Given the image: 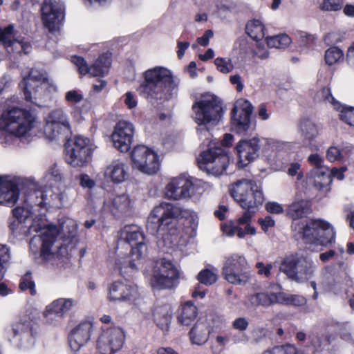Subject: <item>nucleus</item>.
<instances>
[{"label": "nucleus", "instance_id": "1", "mask_svg": "<svg viewBox=\"0 0 354 354\" xmlns=\"http://www.w3.org/2000/svg\"><path fill=\"white\" fill-rule=\"evenodd\" d=\"M115 254V268L121 274L137 270L139 261L147 254L145 236L140 227L126 225L120 231Z\"/></svg>", "mask_w": 354, "mask_h": 354}, {"label": "nucleus", "instance_id": "2", "mask_svg": "<svg viewBox=\"0 0 354 354\" xmlns=\"http://www.w3.org/2000/svg\"><path fill=\"white\" fill-rule=\"evenodd\" d=\"M143 82L138 88L140 95L152 104H162L176 93L178 82L166 67L155 66L142 73Z\"/></svg>", "mask_w": 354, "mask_h": 354}, {"label": "nucleus", "instance_id": "3", "mask_svg": "<svg viewBox=\"0 0 354 354\" xmlns=\"http://www.w3.org/2000/svg\"><path fill=\"white\" fill-rule=\"evenodd\" d=\"M192 118L198 124L197 133L209 139V130L219 124L223 118V109L221 100L214 95H202L192 105Z\"/></svg>", "mask_w": 354, "mask_h": 354}, {"label": "nucleus", "instance_id": "4", "mask_svg": "<svg viewBox=\"0 0 354 354\" xmlns=\"http://www.w3.org/2000/svg\"><path fill=\"white\" fill-rule=\"evenodd\" d=\"M261 147H263V151L267 149L280 151L288 149L290 143L274 138L260 139L257 137L241 140L236 146L238 166L243 168L255 160L259 157Z\"/></svg>", "mask_w": 354, "mask_h": 354}, {"label": "nucleus", "instance_id": "5", "mask_svg": "<svg viewBox=\"0 0 354 354\" xmlns=\"http://www.w3.org/2000/svg\"><path fill=\"white\" fill-rule=\"evenodd\" d=\"M230 193L245 212H250L251 218L265 201L261 187L252 180H238L231 186Z\"/></svg>", "mask_w": 354, "mask_h": 354}, {"label": "nucleus", "instance_id": "6", "mask_svg": "<svg viewBox=\"0 0 354 354\" xmlns=\"http://www.w3.org/2000/svg\"><path fill=\"white\" fill-rule=\"evenodd\" d=\"M35 118L28 110L9 107L0 116V130L18 138L28 136L33 128Z\"/></svg>", "mask_w": 354, "mask_h": 354}, {"label": "nucleus", "instance_id": "7", "mask_svg": "<svg viewBox=\"0 0 354 354\" xmlns=\"http://www.w3.org/2000/svg\"><path fill=\"white\" fill-rule=\"evenodd\" d=\"M300 229L293 230L294 236L301 239L309 245L326 246L335 240L333 227L322 219H312L299 225Z\"/></svg>", "mask_w": 354, "mask_h": 354}, {"label": "nucleus", "instance_id": "8", "mask_svg": "<svg viewBox=\"0 0 354 354\" xmlns=\"http://www.w3.org/2000/svg\"><path fill=\"white\" fill-rule=\"evenodd\" d=\"M182 211L176 205L168 203H162L156 206L149 214L147 229L153 234L164 235L171 232L175 226L176 219L180 216Z\"/></svg>", "mask_w": 354, "mask_h": 354}, {"label": "nucleus", "instance_id": "9", "mask_svg": "<svg viewBox=\"0 0 354 354\" xmlns=\"http://www.w3.org/2000/svg\"><path fill=\"white\" fill-rule=\"evenodd\" d=\"M180 273L171 261L161 259L157 261L147 278L153 290L172 289L178 283Z\"/></svg>", "mask_w": 354, "mask_h": 354}, {"label": "nucleus", "instance_id": "10", "mask_svg": "<svg viewBox=\"0 0 354 354\" xmlns=\"http://www.w3.org/2000/svg\"><path fill=\"white\" fill-rule=\"evenodd\" d=\"M317 268V266L312 259L307 257H298L296 255L286 257L279 266L281 272L298 283L310 280Z\"/></svg>", "mask_w": 354, "mask_h": 354}, {"label": "nucleus", "instance_id": "11", "mask_svg": "<svg viewBox=\"0 0 354 354\" xmlns=\"http://www.w3.org/2000/svg\"><path fill=\"white\" fill-rule=\"evenodd\" d=\"M33 315L30 317H20L11 324L9 333V341L15 348L26 351L32 348L35 344V338L30 319H33L39 315L37 309H32Z\"/></svg>", "mask_w": 354, "mask_h": 354}, {"label": "nucleus", "instance_id": "12", "mask_svg": "<svg viewBox=\"0 0 354 354\" xmlns=\"http://www.w3.org/2000/svg\"><path fill=\"white\" fill-rule=\"evenodd\" d=\"M209 148L201 153L198 163L199 168L208 174L218 176L226 170L230 156L226 150L220 147H214L209 142Z\"/></svg>", "mask_w": 354, "mask_h": 354}, {"label": "nucleus", "instance_id": "13", "mask_svg": "<svg viewBox=\"0 0 354 354\" xmlns=\"http://www.w3.org/2000/svg\"><path fill=\"white\" fill-rule=\"evenodd\" d=\"M95 148L96 146L90 139L77 136L72 144L66 148V161L74 167H84L90 162Z\"/></svg>", "mask_w": 354, "mask_h": 354}, {"label": "nucleus", "instance_id": "14", "mask_svg": "<svg viewBox=\"0 0 354 354\" xmlns=\"http://www.w3.org/2000/svg\"><path fill=\"white\" fill-rule=\"evenodd\" d=\"M132 167L139 171L153 175L160 169V162L158 155L153 150L145 145H138L131 153Z\"/></svg>", "mask_w": 354, "mask_h": 354}, {"label": "nucleus", "instance_id": "15", "mask_svg": "<svg viewBox=\"0 0 354 354\" xmlns=\"http://www.w3.org/2000/svg\"><path fill=\"white\" fill-rule=\"evenodd\" d=\"M41 21L50 32L59 30L65 17L62 0H44L41 8Z\"/></svg>", "mask_w": 354, "mask_h": 354}, {"label": "nucleus", "instance_id": "16", "mask_svg": "<svg viewBox=\"0 0 354 354\" xmlns=\"http://www.w3.org/2000/svg\"><path fill=\"white\" fill-rule=\"evenodd\" d=\"M46 73L32 68L27 77H24L20 86L23 88L25 100L39 105L37 99L43 97L42 91L47 88Z\"/></svg>", "mask_w": 354, "mask_h": 354}, {"label": "nucleus", "instance_id": "17", "mask_svg": "<svg viewBox=\"0 0 354 354\" xmlns=\"http://www.w3.org/2000/svg\"><path fill=\"white\" fill-rule=\"evenodd\" d=\"M125 341L124 330L118 326L103 328L97 342V348L102 354H114L120 351Z\"/></svg>", "mask_w": 354, "mask_h": 354}, {"label": "nucleus", "instance_id": "18", "mask_svg": "<svg viewBox=\"0 0 354 354\" xmlns=\"http://www.w3.org/2000/svg\"><path fill=\"white\" fill-rule=\"evenodd\" d=\"M198 180L192 177L179 176L174 178L165 187V194L169 199L188 198L195 192Z\"/></svg>", "mask_w": 354, "mask_h": 354}, {"label": "nucleus", "instance_id": "19", "mask_svg": "<svg viewBox=\"0 0 354 354\" xmlns=\"http://www.w3.org/2000/svg\"><path fill=\"white\" fill-rule=\"evenodd\" d=\"M135 128L127 120H120L114 127L111 134L113 147L120 152H127L131 146Z\"/></svg>", "mask_w": 354, "mask_h": 354}, {"label": "nucleus", "instance_id": "20", "mask_svg": "<svg viewBox=\"0 0 354 354\" xmlns=\"http://www.w3.org/2000/svg\"><path fill=\"white\" fill-rule=\"evenodd\" d=\"M72 62L76 66L80 75L97 77L103 76L108 73L111 66V58L108 54H104L91 66H88L82 57L75 56L72 57Z\"/></svg>", "mask_w": 354, "mask_h": 354}, {"label": "nucleus", "instance_id": "21", "mask_svg": "<svg viewBox=\"0 0 354 354\" xmlns=\"http://www.w3.org/2000/svg\"><path fill=\"white\" fill-rule=\"evenodd\" d=\"M309 283L314 290L312 297L315 300L318 298L319 294L322 292L337 293L342 289L340 279L333 274L328 268L323 270L315 280L310 281Z\"/></svg>", "mask_w": 354, "mask_h": 354}, {"label": "nucleus", "instance_id": "22", "mask_svg": "<svg viewBox=\"0 0 354 354\" xmlns=\"http://www.w3.org/2000/svg\"><path fill=\"white\" fill-rule=\"evenodd\" d=\"M138 287L127 282L118 281L112 283L109 288L108 298L111 301L135 303L138 299Z\"/></svg>", "mask_w": 354, "mask_h": 354}, {"label": "nucleus", "instance_id": "23", "mask_svg": "<svg viewBox=\"0 0 354 354\" xmlns=\"http://www.w3.org/2000/svg\"><path fill=\"white\" fill-rule=\"evenodd\" d=\"M57 234V230L52 226L44 227L39 235L34 236L30 239V250L35 254L40 252L41 256L46 257L50 253Z\"/></svg>", "mask_w": 354, "mask_h": 354}, {"label": "nucleus", "instance_id": "24", "mask_svg": "<svg viewBox=\"0 0 354 354\" xmlns=\"http://www.w3.org/2000/svg\"><path fill=\"white\" fill-rule=\"evenodd\" d=\"M250 212H244L243 215L239 217L236 223L230 222L224 224L222 226L223 232L227 236H234L236 234L239 239H243L246 235H255L256 228L251 224Z\"/></svg>", "mask_w": 354, "mask_h": 354}, {"label": "nucleus", "instance_id": "25", "mask_svg": "<svg viewBox=\"0 0 354 354\" xmlns=\"http://www.w3.org/2000/svg\"><path fill=\"white\" fill-rule=\"evenodd\" d=\"M17 179L12 176L0 177V204L12 206L19 199Z\"/></svg>", "mask_w": 354, "mask_h": 354}, {"label": "nucleus", "instance_id": "26", "mask_svg": "<svg viewBox=\"0 0 354 354\" xmlns=\"http://www.w3.org/2000/svg\"><path fill=\"white\" fill-rule=\"evenodd\" d=\"M14 27L10 25L0 32V41H1L8 53H16L24 54L28 53L31 50V46L29 42L24 40V38L12 39Z\"/></svg>", "mask_w": 354, "mask_h": 354}, {"label": "nucleus", "instance_id": "27", "mask_svg": "<svg viewBox=\"0 0 354 354\" xmlns=\"http://www.w3.org/2000/svg\"><path fill=\"white\" fill-rule=\"evenodd\" d=\"M252 110V106L248 100L239 99L235 102L232 109V122L239 131L248 129Z\"/></svg>", "mask_w": 354, "mask_h": 354}, {"label": "nucleus", "instance_id": "28", "mask_svg": "<svg viewBox=\"0 0 354 354\" xmlns=\"http://www.w3.org/2000/svg\"><path fill=\"white\" fill-rule=\"evenodd\" d=\"M104 178L109 182L120 184L129 178V167L122 159H114L106 167Z\"/></svg>", "mask_w": 354, "mask_h": 354}, {"label": "nucleus", "instance_id": "29", "mask_svg": "<svg viewBox=\"0 0 354 354\" xmlns=\"http://www.w3.org/2000/svg\"><path fill=\"white\" fill-rule=\"evenodd\" d=\"M92 328V324L86 321L80 323L71 330L69 335V344L73 351H79L88 342Z\"/></svg>", "mask_w": 354, "mask_h": 354}, {"label": "nucleus", "instance_id": "30", "mask_svg": "<svg viewBox=\"0 0 354 354\" xmlns=\"http://www.w3.org/2000/svg\"><path fill=\"white\" fill-rule=\"evenodd\" d=\"M133 202L129 196L122 194L108 198L104 203L103 210L114 215L126 213L132 207Z\"/></svg>", "mask_w": 354, "mask_h": 354}, {"label": "nucleus", "instance_id": "31", "mask_svg": "<svg viewBox=\"0 0 354 354\" xmlns=\"http://www.w3.org/2000/svg\"><path fill=\"white\" fill-rule=\"evenodd\" d=\"M309 213L308 203L305 200H298L292 202L288 207L287 214L292 219L291 228L300 229L299 225L306 222L301 218Z\"/></svg>", "mask_w": 354, "mask_h": 354}, {"label": "nucleus", "instance_id": "32", "mask_svg": "<svg viewBox=\"0 0 354 354\" xmlns=\"http://www.w3.org/2000/svg\"><path fill=\"white\" fill-rule=\"evenodd\" d=\"M35 194L37 198H41V201L37 203L38 205L48 204L56 207L62 205L63 193L57 187H46L44 190H38Z\"/></svg>", "mask_w": 354, "mask_h": 354}, {"label": "nucleus", "instance_id": "33", "mask_svg": "<svg viewBox=\"0 0 354 354\" xmlns=\"http://www.w3.org/2000/svg\"><path fill=\"white\" fill-rule=\"evenodd\" d=\"M209 325L206 320H199L189 331V339L192 344L203 345L209 338Z\"/></svg>", "mask_w": 354, "mask_h": 354}, {"label": "nucleus", "instance_id": "34", "mask_svg": "<svg viewBox=\"0 0 354 354\" xmlns=\"http://www.w3.org/2000/svg\"><path fill=\"white\" fill-rule=\"evenodd\" d=\"M299 130L304 140L307 142L311 150L318 149V147L312 142L318 137V127L310 120H303L299 125Z\"/></svg>", "mask_w": 354, "mask_h": 354}, {"label": "nucleus", "instance_id": "35", "mask_svg": "<svg viewBox=\"0 0 354 354\" xmlns=\"http://www.w3.org/2000/svg\"><path fill=\"white\" fill-rule=\"evenodd\" d=\"M310 175L313 178L314 185L319 191L324 193H327L330 191L332 178L329 174L328 168L322 170H311Z\"/></svg>", "mask_w": 354, "mask_h": 354}, {"label": "nucleus", "instance_id": "36", "mask_svg": "<svg viewBox=\"0 0 354 354\" xmlns=\"http://www.w3.org/2000/svg\"><path fill=\"white\" fill-rule=\"evenodd\" d=\"M154 322L162 330L167 329L171 319V309L169 305H156L153 310Z\"/></svg>", "mask_w": 354, "mask_h": 354}, {"label": "nucleus", "instance_id": "37", "mask_svg": "<svg viewBox=\"0 0 354 354\" xmlns=\"http://www.w3.org/2000/svg\"><path fill=\"white\" fill-rule=\"evenodd\" d=\"M223 274L229 283L240 286H244L248 283L252 276L251 272L249 270L237 271L230 268H223Z\"/></svg>", "mask_w": 354, "mask_h": 354}, {"label": "nucleus", "instance_id": "38", "mask_svg": "<svg viewBox=\"0 0 354 354\" xmlns=\"http://www.w3.org/2000/svg\"><path fill=\"white\" fill-rule=\"evenodd\" d=\"M48 305L50 310L65 318L66 314L77 306V301L73 298L62 297L53 301Z\"/></svg>", "mask_w": 354, "mask_h": 354}, {"label": "nucleus", "instance_id": "39", "mask_svg": "<svg viewBox=\"0 0 354 354\" xmlns=\"http://www.w3.org/2000/svg\"><path fill=\"white\" fill-rule=\"evenodd\" d=\"M57 230V236L60 233L66 239L75 236L77 230V223L76 221L71 218L64 217L59 220L58 227L55 225H49Z\"/></svg>", "mask_w": 354, "mask_h": 354}, {"label": "nucleus", "instance_id": "40", "mask_svg": "<svg viewBox=\"0 0 354 354\" xmlns=\"http://www.w3.org/2000/svg\"><path fill=\"white\" fill-rule=\"evenodd\" d=\"M223 268H230L235 270H249V264L246 258L239 254H233L226 259Z\"/></svg>", "mask_w": 354, "mask_h": 354}, {"label": "nucleus", "instance_id": "41", "mask_svg": "<svg viewBox=\"0 0 354 354\" xmlns=\"http://www.w3.org/2000/svg\"><path fill=\"white\" fill-rule=\"evenodd\" d=\"M245 304L252 307L269 306L272 304L271 294L257 292L249 295L246 297Z\"/></svg>", "mask_w": 354, "mask_h": 354}, {"label": "nucleus", "instance_id": "42", "mask_svg": "<svg viewBox=\"0 0 354 354\" xmlns=\"http://www.w3.org/2000/svg\"><path fill=\"white\" fill-rule=\"evenodd\" d=\"M197 308L192 301L185 303L181 309L178 320L182 325L188 326L195 319Z\"/></svg>", "mask_w": 354, "mask_h": 354}, {"label": "nucleus", "instance_id": "43", "mask_svg": "<svg viewBox=\"0 0 354 354\" xmlns=\"http://www.w3.org/2000/svg\"><path fill=\"white\" fill-rule=\"evenodd\" d=\"M245 29L247 34L255 40H260L265 35L264 26L259 19H254L248 21Z\"/></svg>", "mask_w": 354, "mask_h": 354}, {"label": "nucleus", "instance_id": "44", "mask_svg": "<svg viewBox=\"0 0 354 354\" xmlns=\"http://www.w3.org/2000/svg\"><path fill=\"white\" fill-rule=\"evenodd\" d=\"M60 125L46 122L44 131L46 138L50 140H57L69 131L70 128H67V126Z\"/></svg>", "mask_w": 354, "mask_h": 354}, {"label": "nucleus", "instance_id": "45", "mask_svg": "<svg viewBox=\"0 0 354 354\" xmlns=\"http://www.w3.org/2000/svg\"><path fill=\"white\" fill-rule=\"evenodd\" d=\"M46 122L56 124L59 126L63 124V126H67V128H70L68 115L63 109H56L52 111L46 117Z\"/></svg>", "mask_w": 354, "mask_h": 354}, {"label": "nucleus", "instance_id": "46", "mask_svg": "<svg viewBox=\"0 0 354 354\" xmlns=\"http://www.w3.org/2000/svg\"><path fill=\"white\" fill-rule=\"evenodd\" d=\"M267 44L270 48H284L288 46L292 40L286 34L267 37Z\"/></svg>", "mask_w": 354, "mask_h": 354}, {"label": "nucleus", "instance_id": "47", "mask_svg": "<svg viewBox=\"0 0 354 354\" xmlns=\"http://www.w3.org/2000/svg\"><path fill=\"white\" fill-rule=\"evenodd\" d=\"M343 57V51L336 46L329 48L325 52V62L329 66L338 63Z\"/></svg>", "mask_w": 354, "mask_h": 354}, {"label": "nucleus", "instance_id": "48", "mask_svg": "<svg viewBox=\"0 0 354 354\" xmlns=\"http://www.w3.org/2000/svg\"><path fill=\"white\" fill-rule=\"evenodd\" d=\"M50 306L47 305L43 312L46 323L53 326H60L64 318L58 313L57 314L54 311L50 310Z\"/></svg>", "mask_w": 354, "mask_h": 354}, {"label": "nucleus", "instance_id": "49", "mask_svg": "<svg viewBox=\"0 0 354 354\" xmlns=\"http://www.w3.org/2000/svg\"><path fill=\"white\" fill-rule=\"evenodd\" d=\"M340 106L336 109L339 113V118L345 123L354 127V108L342 104H340Z\"/></svg>", "mask_w": 354, "mask_h": 354}, {"label": "nucleus", "instance_id": "50", "mask_svg": "<svg viewBox=\"0 0 354 354\" xmlns=\"http://www.w3.org/2000/svg\"><path fill=\"white\" fill-rule=\"evenodd\" d=\"M344 3V0H321L319 8L323 11L336 12L343 8Z\"/></svg>", "mask_w": 354, "mask_h": 354}, {"label": "nucleus", "instance_id": "51", "mask_svg": "<svg viewBox=\"0 0 354 354\" xmlns=\"http://www.w3.org/2000/svg\"><path fill=\"white\" fill-rule=\"evenodd\" d=\"M10 259V250L7 245L0 244V280L6 272L5 266Z\"/></svg>", "mask_w": 354, "mask_h": 354}, {"label": "nucleus", "instance_id": "52", "mask_svg": "<svg viewBox=\"0 0 354 354\" xmlns=\"http://www.w3.org/2000/svg\"><path fill=\"white\" fill-rule=\"evenodd\" d=\"M197 279L200 283L206 286H209L214 283L217 280V274L209 269L201 270L198 276Z\"/></svg>", "mask_w": 354, "mask_h": 354}, {"label": "nucleus", "instance_id": "53", "mask_svg": "<svg viewBox=\"0 0 354 354\" xmlns=\"http://www.w3.org/2000/svg\"><path fill=\"white\" fill-rule=\"evenodd\" d=\"M214 64L217 70L223 74L230 73L234 68L230 58L217 57L214 59Z\"/></svg>", "mask_w": 354, "mask_h": 354}, {"label": "nucleus", "instance_id": "54", "mask_svg": "<svg viewBox=\"0 0 354 354\" xmlns=\"http://www.w3.org/2000/svg\"><path fill=\"white\" fill-rule=\"evenodd\" d=\"M317 97L325 102L331 104L335 110L341 107V103L333 97V96L331 95L330 89L329 88H323L317 93Z\"/></svg>", "mask_w": 354, "mask_h": 354}, {"label": "nucleus", "instance_id": "55", "mask_svg": "<svg viewBox=\"0 0 354 354\" xmlns=\"http://www.w3.org/2000/svg\"><path fill=\"white\" fill-rule=\"evenodd\" d=\"M263 354H297V348L291 344L276 346L265 351Z\"/></svg>", "mask_w": 354, "mask_h": 354}, {"label": "nucleus", "instance_id": "56", "mask_svg": "<svg viewBox=\"0 0 354 354\" xmlns=\"http://www.w3.org/2000/svg\"><path fill=\"white\" fill-rule=\"evenodd\" d=\"M326 157L330 162L342 161L341 146L333 145L328 147L326 153Z\"/></svg>", "mask_w": 354, "mask_h": 354}, {"label": "nucleus", "instance_id": "57", "mask_svg": "<svg viewBox=\"0 0 354 354\" xmlns=\"http://www.w3.org/2000/svg\"><path fill=\"white\" fill-rule=\"evenodd\" d=\"M287 174L290 177H295L296 180L299 181L304 178V173L301 169V165L298 162H292L290 164Z\"/></svg>", "mask_w": 354, "mask_h": 354}, {"label": "nucleus", "instance_id": "58", "mask_svg": "<svg viewBox=\"0 0 354 354\" xmlns=\"http://www.w3.org/2000/svg\"><path fill=\"white\" fill-rule=\"evenodd\" d=\"M308 162L314 167L312 170H322L327 168L324 165V158L317 153H311L307 158Z\"/></svg>", "mask_w": 354, "mask_h": 354}, {"label": "nucleus", "instance_id": "59", "mask_svg": "<svg viewBox=\"0 0 354 354\" xmlns=\"http://www.w3.org/2000/svg\"><path fill=\"white\" fill-rule=\"evenodd\" d=\"M13 216L17 219L19 223L26 221L30 215L29 209L24 207H17L12 210Z\"/></svg>", "mask_w": 354, "mask_h": 354}, {"label": "nucleus", "instance_id": "60", "mask_svg": "<svg viewBox=\"0 0 354 354\" xmlns=\"http://www.w3.org/2000/svg\"><path fill=\"white\" fill-rule=\"evenodd\" d=\"M83 97L82 93L77 90H70L65 94L66 101L71 104L80 103Z\"/></svg>", "mask_w": 354, "mask_h": 354}, {"label": "nucleus", "instance_id": "61", "mask_svg": "<svg viewBox=\"0 0 354 354\" xmlns=\"http://www.w3.org/2000/svg\"><path fill=\"white\" fill-rule=\"evenodd\" d=\"M315 41L316 37L314 35L303 32L300 35L299 43L301 46L308 49L314 46Z\"/></svg>", "mask_w": 354, "mask_h": 354}, {"label": "nucleus", "instance_id": "62", "mask_svg": "<svg viewBox=\"0 0 354 354\" xmlns=\"http://www.w3.org/2000/svg\"><path fill=\"white\" fill-rule=\"evenodd\" d=\"M19 287L22 290H29L30 293L32 295H35L36 294L35 283L31 280L28 274L22 279L20 282Z\"/></svg>", "mask_w": 354, "mask_h": 354}, {"label": "nucleus", "instance_id": "63", "mask_svg": "<svg viewBox=\"0 0 354 354\" xmlns=\"http://www.w3.org/2000/svg\"><path fill=\"white\" fill-rule=\"evenodd\" d=\"M342 161H354V147L351 145L341 146Z\"/></svg>", "mask_w": 354, "mask_h": 354}, {"label": "nucleus", "instance_id": "64", "mask_svg": "<svg viewBox=\"0 0 354 354\" xmlns=\"http://www.w3.org/2000/svg\"><path fill=\"white\" fill-rule=\"evenodd\" d=\"M309 339L310 340V344L313 346H314L316 349L320 348L322 346H324L328 343V340L326 339H323L322 336H320L317 333H312L309 336Z\"/></svg>", "mask_w": 354, "mask_h": 354}]
</instances>
